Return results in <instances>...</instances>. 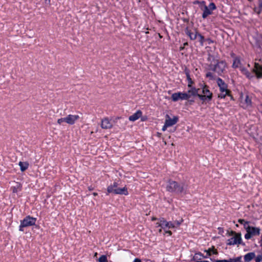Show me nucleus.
Returning a JSON list of instances; mask_svg holds the SVG:
<instances>
[{"mask_svg":"<svg viewBox=\"0 0 262 262\" xmlns=\"http://www.w3.org/2000/svg\"><path fill=\"white\" fill-rule=\"evenodd\" d=\"M187 188V185L184 183L179 184L176 181L169 180L166 186L167 191L177 193H182Z\"/></svg>","mask_w":262,"mask_h":262,"instance_id":"nucleus-1","label":"nucleus"},{"mask_svg":"<svg viewBox=\"0 0 262 262\" xmlns=\"http://www.w3.org/2000/svg\"><path fill=\"white\" fill-rule=\"evenodd\" d=\"M216 82L221 92V93L218 95V97L223 99L225 98L226 96H229L231 97V99H233L231 95V91L228 89L227 84L220 78H217Z\"/></svg>","mask_w":262,"mask_h":262,"instance_id":"nucleus-2","label":"nucleus"},{"mask_svg":"<svg viewBox=\"0 0 262 262\" xmlns=\"http://www.w3.org/2000/svg\"><path fill=\"white\" fill-rule=\"evenodd\" d=\"M226 66L225 61L216 60L214 64L210 63L209 64L208 69L216 73L218 75L221 76L225 70Z\"/></svg>","mask_w":262,"mask_h":262,"instance_id":"nucleus-3","label":"nucleus"},{"mask_svg":"<svg viewBox=\"0 0 262 262\" xmlns=\"http://www.w3.org/2000/svg\"><path fill=\"white\" fill-rule=\"evenodd\" d=\"M202 93L203 95H198V98L202 101V103L212 100L213 94L209 91L208 86L204 85L203 86Z\"/></svg>","mask_w":262,"mask_h":262,"instance_id":"nucleus-4","label":"nucleus"},{"mask_svg":"<svg viewBox=\"0 0 262 262\" xmlns=\"http://www.w3.org/2000/svg\"><path fill=\"white\" fill-rule=\"evenodd\" d=\"M36 219L30 216H27L24 219L20 222L19 230L20 231H24V228L33 226L35 224Z\"/></svg>","mask_w":262,"mask_h":262,"instance_id":"nucleus-5","label":"nucleus"},{"mask_svg":"<svg viewBox=\"0 0 262 262\" xmlns=\"http://www.w3.org/2000/svg\"><path fill=\"white\" fill-rule=\"evenodd\" d=\"M236 244H242L244 245V244L242 243V239L241 237V233H237V235H234L233 237L228 239L227 240V245H234Z\"/></svg>","mask_w":262,"mask_h":262,"instance_id":"nucleus-6","label":"nucleus"},{"mask_svg":"<svg viewBox=\"0 0 262 262\" xmlns=\"http://www.w3.org/2000/svg\"><path fill=\"white\" fill-rule=\"evenodd\" d=\"M107 191L108 193H113L114 194H124V195H127L128 194V191L126 187H124L122 188H117L114 189H113L112 188V187H108L107 188Z\"/></svg>","mask_w":262,"mask_h":262,"instance_id":"nucleus-7","label":"nucleus"},{"mask_svg":"<svg viewBox=\"0 0 262 262\" xmlns=\"http://www.w3.org/2000/svg\"><path fill=\"white\" fill-rule=\"evenodd\" d=\"M188 95L186 93H174L171 95V99L173 101L176 102L179 100H188Z\"/></svg>","mask_w":262,"mask_h":262,"instance_id":"nucleus-8","label":"nucleus"},{"mask_svg":"<svg viewBox=\"0 0 262 262\" xmlns=\"http://www.w3.org/2000/svg\"><path fill=\"white\" fill-rule=\"evenodd\" d=\"M157 227H161L162 228L165 229L166 227L171 228L175 227L174 223L171 222H167L164 218L160 219L159 223H157Z\"/></svg>","mask_w":262,"mask_h":262,"instance_id":"nucleus-9","label":"nucleus"},{"mask_svg":"<svg viewBox=\"0 0 262 262\" xmlns=\"http://www.w3.org/2000/svg\"><path fill=\"white\" fill-rule=\"evenodd\" d=\"M254 73V76H256V78H262V65L258 63L255 62L254 68L252 69Z\"/></svg>","mask_w":262,"mask_h":262,"instance_id":"nucleus-10","label":"nucleus"},{"mask_svg":"<svg viewBox=\"0 0 262 262\" xmlns=\"http://www.w3.org/2000/svg\"><path fill=\"white\" fill-rule=\"evenodd\" d=\"M179 120V118L177 116H174L172 119H171L168 115H166V119L165 123L166 124L167 126H171L174 124H176Z\"/></svg>","mask_w":262,"mask_h":262,"instance_id":"nucleus-11","label":"nucleus"},{"mask_svg":"<svg viewBox=\"0 0 262 262\" xmlns=\"http://www.w3.org/2000/svg\"><path fill=\"white\" fill-rule=\"evenodd\" d=\"M202 3L203 5V6L201 8V9L203 11L202 17L203 18L205 19L208 16L212 14V11H211L208 6L206 5L205 2H202Z\"/></svg>","mask_w":262,"mask_h":262,"instance_id":"nucleus-12","label":"nucleus"},{"mask_svg":"<svg viewBox=\"0 0 262 262\" xmlns=\"http://www.w3.org/2000/svg\"><path fill=\"white\" fill-rule=\"evenodd\" d=\"M239 70L242 73L245 75L247 78L251 79L254 77V73L252 71L249 72L246 68L242 66L239 67Z\"/></svg>","mask_w":262,"mask_h":262,"instance_id":"nucleus-13","label":"nucleus"},{"mask_svg":"<svg viewBox=\"0 0 262 262\" xmlns=\"http://www.w3.org/2000/svg\"><path fill=\"white\" fill-rule=\"evenodd\" d=\"M199 89H196L195 88H191L190 90H188L186 94L188 95V100L190 99L191 96H198L199 94Z\"/></svg>","mask_w":262,"mask_h":262,"instance_id":"nucleus-14","label":"nucleus"},{"mask_svg":"<svg viewBox=\"0 0 262 262\" xmlns=\"http://www.w3.org/2000/svg\"><path fill=\"white\" fill-rule=\"evenodd\" d=\"M242 258V257L241 256L235 258H230L229 259L214 260V262H243Z\"/></svg>","mask_w":262,"mask_h":262,"instance_id":"nucleus-15","label":"nucleus"},{"mask_svg":"<svg viewBox=\"0 0 262 262\" xmlns=\"http://www.w3.org/2000/svg\"><path fill=\"white\" fill-rule=\"evenodd\" d=\"M79 118V116L78 115H69L67 116V123L73 125Z\"/></svg>","mask_w":262,"mask_h":262,"instance_id":"nucleus-16","label":"nucleus"},{"mask_svg":"<svg viewBox=\"0 0 262 262\" xmlns=\"http://www.w3.org/2000/svg\"><path fill=\"white\" fill-rule=\"evenodd\" d=\"M101 126L104 129L111 128L112 127V124L110 122L108 118H105L102 120Z\"/></svg>","mask_w":262,"mask_h":262,"instance_id":"nucleus-17","label":"nucleus"},{"mask_svg":"<svg viewBox=\"0 0 262 262\" xmlns=\"http://www.w3.org/2000/svg\"><path fill=\"white\" fill-rule=\"evenodd\" d=\"M185 34L188 36L191 40H194L197 37V32L195 31V33H193L189 29L188 27H186L185 29Z\"/></svg>","mask_w":262,"mask_h":262,"instance_id":"nucleus-18","label":"nucleus"},{"mask_svg":"<svg viewBox=\"0 0 262 262\" xmlns=\"http://www.w3.org/2000/svg\"><path fill=\"white\" fill-rule=\"evenodd\" d=\"M142 115V113L141 111L138 110L135 113H134L133 115L130 116L129 117V120L131 121H135L137 120H138L140 117H141Z\"/></svg>","mask_w":262,"mask_h":262,"instance_id":"nucleus-19","label":"nucleus"},{"mask_svg":"<svg viewBox=\"0 0 262 262\" xmlns=\"http://www.w3.org/2000/svg\"><path fill=\"white\" fill-rule=\"evenodd\" d=\"M255 257V254L254 252H249L246 254L244 256V259L245 262H250L253 258Z\"/></svg>","mask_w":262,"mask_h":262,"instance_id":"nucleus-20","label":"nucleus"},{"mask_svg":"<svg viewBox=\"0 0 262 262\" xmlns=\"http://www.w3.org/2000/svg\"><path fill=\"white\" fill-rule=\"evenodd\" d=\"M22 185L19 182H15L14 185L11 187V189L13 193H17L21 190Z\"/></svg>","mask_w":262,"mask_h":262,"instance_id":"nucleus-21","label":"nucleus"},{"mask_svg":"<svg viewBox=\"0 0 262 262\" xmlns=\"http://www.w3.org/2000/svg\"><path fill=\"white\" fill-rule=\"evenodd\" d=\"M249 232L253 236L258 235L260 234V229L257 227H254L250 226Z\"/></svg>","mask_w":262,"mask_h":262,"instance_id":"nucleus-22","label":"nucleus"},{"mask_svg":"<svg viewBox=\"0 0 262 262\" xmlns=\"http://www.w3.org/2000/svg\"><path fill=\"white\" fill-rule=\"evenodd\" d=\"M184 72H185L187 79L188 82V86L189 88H191V84L193 83V82L192 80L191 79V78H190L189 70L188 69H187V68H186L185 69Z\"/></svg>","mask_w":262,"mask_h":262,"instance_id":"nucleus-23","label":"nucleus"},{"mask_svg":"<svg viewBox=\"0 0 262 262\" xmlns=\"http://www.w3.org/2000/svg\"><path fill=\"white\" fill-rule=\"evenodd\" d=\"M18 165L20 166V170L21 171H25L26 169H28L29 165L28 162H23L21 161L19 162Z\"/></svg>","mask_w":262,"mask_h":262,"instance_id":"nucleus-24","label":"nucleus"},{"mask_svg":"<svg viewBox=\"0 0 262 262\" xmlns=\"http://www.w3.org/2000/svg\"><path fill=\"white\" fill-rule=\"evenodd\" d=\"M205 252L208 254V255H211L212 253L215 255L218 254V252L217 250L214 248V246H212L211 248H209L208 250H205Z\"/></svg>","mask_w":262,"mask_h":262,"instance_id":"nucleus-25","label":"nucleus"},{"mask_svg":"<svg viewBox=\"0 0 262 262\" xmlns=\"http://www.w3.org/2000/svg\"><path fill=\"white\" fill-rule=\"evenodd\" d=\"M240 64H241L240 59L236 57V58H234V59L233 60L232 67L233 68H237L238 67L239 68Z\"/></svg>","mask_w":262,"mask_h":262,"instance_id":"nucleus-26","label":"nucleus"},{"mask_svg":"<svg viewBox=\"0 0 262 262\" xmlns=\"http://www.w3.org/2000/svg\"><path fill=\"white\" fill-rule=\"evenodd\" d=\"M197 36L199 37V41L200 42L201 45L202 46H203V43L205 41L204 37L201 34L199 33L198 32H197Z\"/></svg>","mask_w":262,"mask_h":262,"instance_id":"nucleus-27","label":"nucleus"},{"mask_svg":"<svg viewBox=\"0 0 262 262\" xmlns=\"http://www.w3.org/2000/svg\"><path fill=\"white\" fill-rule=\"evenodd\" d=\"M206 77L209 78L210 80H214L216 78V76L210 72H208L206 74Z\"/></svg>","mask_w":262,"mask_h":262,"instance_id":"nucleus-28","label":"nucleus"},{"mask_svg":"<svg viewBox=\"0 0 262 262\" xmlns=\"http://www.w3.org/2000/svg\"><path fill=\"white\" fill-rule=\"evenodd\" d=\"M247 233L245 235V237L246 239H250L251 238L252 236H253L252 235H251V233L250 232H249V229H250V226H247Z\"/></svg>","mask_w":262,"mask_h":262,"instance_id":"nucleus-29","label":"nucleus"},{"mask_svg":"<svg viewBox=\"0 0 262 262\" xmlns=\"http://www.w3.org/2000/svg\"><path fill=\"white\" fill-rule=\"evenodd\" d=\"M98 260H99V262H108L107 259V257L105 255H101L99 257Z\"/></svg>","mask_w":262,"mask_h":262,"instance_id":"nucleus-30","label":"nucleus"},{"mask_svg":"<svg viewBox=\"0 0 262 262\" xmlns=\"http://www.w3.org/2000/svg\"><path fill=\"white\" fill-rule=\"evenodd\" d=\"M67 116L66 117H64V118H60L59 119H58L57 120V123L58 124H61L62 123H63V122H65L67 123Z\"/></svg>","mask_w":262,"mask_h":262,"instance_id":"nucleus-31","label":"nucleus"},{"mask_svg":"<svg viewBox=\"0 0 262 262\" xmlns=\"http://www.w3.org/2000/svg\"><path fill=\"white\" fill-rule=\"evenodd\" d=\"M209 9L211 10V11L214 10L216 9V7L214 3H211L208 6Z\"/></svg>","mask_w":262,"mask_h":262,"instance_id":"nucleus-32","label":"nucleus"},{"mask_svg":"<svg viewBox=\"0 0 262 262\" xmlns=\"http://www.w3.org/2000/svg\"><path fill=\"white\" fill-rule=\"evenodd\" d=\"M202 2H205V1H195L193 2V4L195 5V4H199V7L200 8V9L203 6V4L202 3Z\"/></svg>","mask_w":262,"mask_h":262,"instance_id":"nucleus-33","label":"nucleus"},{"mask_svg":"<svg viewBox=\"0 0 262 262\" xmlns=\"http://www.w3.org/2000/svg\"><path fill=\"white\" fill-rule=\"evenodd\" d=\"M237 233L235 232V231H229V230L227 231V234L228 235V236H234L235 235H237Z\"/></svg>","mask_w":262,"mask_h":262,"instance_id":"nucleus-34","label":"nucleus"},{"mask_svg":"<svg viewBox=\"0 0 262 262\" xmlns=\"http://www.w3.org/2000/svg\"><path fill=\"white\" fill-rule=\"evenodd\" d=\"M245 101L247 105L251 104V100L250 98L249 97V96H246Z\"/></svg>","mask_w":262,"mask_h":262,"instance_id":"nucleus-35","label":"nucleus"},{"mask_svg":"<svg viewBox=\"0 0 262 262\" xmlns=\"http://www.w3.org/2000/svg\"><path fill=\"white\" fill-rule=\"evenodd\" d=\"M253 10L257 14H259L261 12V10H260L259 6L258 7H255Z\"/></svg>","mask_w":262,"mask_h":262,"instance_id":"nucleus-36","label":"nucleus"},{"mask_svg":"<svg viewBox=\"0 0 262 262\" xmlns=\"http://www.w3.org/2000/svg\"><path fill=\"white\" fill-rule=\"evenodd\" d=\"M262 261V255H258L255 258V261L256 262H260Z\"/></svg>","mask_w":262,"mask_h":262,"instance_id":"nucleus-37","label":"nucleus"},{"mask_svg":"<svg viewBox=\"0 0 262 262\" xmlns=\"http://www.w3.org/2000/svg\"><path fill=\"white\" fill-rule=\"evenodd\" d=\"M118 184L117 182H114L112 185L108 186V187H112L113 189L118 188Z\"/></svg>","mask_w":262,"mask_h":262,"instance_id":"nucleus-38","label":"nucleus"},{"mask_svg":"<svg viewBox=\"0 0 262 262\" xmlns=\"http://www.w3.org/2000/svg\"><path fill=\"white\" fill-rule=\"evenodd\" d=\"M238 222L241 224H243L246 223V224H249V222H247V221H245L244 219H238Z\"/></svg>","mask_w":262,"mask_h":262,"instance_id":"nucleus-39","label":"nucleus"},{"mask_svg":"<svg viewBox=\"0 0 262 262\" xmlns=\"http://www.w3.org/2000/svg\"><path fill=\"white\" fill-rule=\"evenodd\" d=\"M218 230L219 231V234H222L224 233V229L222 227H219Z\"/></svg>","mask_w":262,"mask_h":262,"instance_id":"nucleus-40","label":"nucleus"},{"mask_svg":"<svg viewBox=\"0 0 262 262\" xmlns=\"http://www.w3.org/2000/svg\"><path fill=\"white\" fill-rule=\"evenodd\" d=\"M259 6L262 12V0H258Z\"/></svg>","mask_w":262,"mask_h":262,"instance_id":"nucleus-41","label":"nucleus"},{"mask_svg":"<svg viewBox=\"0 0 262 262\" xmlns=\"http://www.w3.org/2000/svg\"><path fill=\"white\" fill-rule=\"evenodd\" d=\"M169 127V126H167V125H166V124L165 123V124H164V126H163V127H162V130L163 131H165V130H166L167 127Z\"/></svg>","mask_w":262,"mask_h":262,"instance_id":"nucleus-42","label":"nucleus"},{"mask_svg":"<svg viewBox=\"0 0 262 262\" xmlns=\"http://www.w3.org/2000/svg\"><path fill=\"white\" fill-rule=\"evenodd\" d=\"M118 120H122L123 122H124V120L123 119H122L121 118H117L116 119V122L117 123L118 122ZM126 121H125V124H126Z\"/></svg>","mask_w":262,"mask_h":262,"instance_id":"nucleus-43","label":"nucleus"},{"mask_svg":"<svg viewBox=\"0 0 262 262\" xmlns=\"http://www.w3.org/2000/svg\"><path fill=\"white\" fill-rule=\"evenodd\" d=\"M181 222H179V221H175L173 223L174 224H176L177 226H179L180 224H181Z\"/></svg>","mask_w":262,"mask_h":262,"instance_id":"nucleus-44","label":"nucleus"},{"mask_svg":"<svg viewBox=\"0 0 262 262\" xmlns=\"http://www.w3.org/2000/svg\"><path fill=\"white\" fill-rule=\"evenodd\" d=\"M198 255H200L201 257H202L203 256V254H202L201 252H199V253H197L195 254V256H196ZM196 257L198 258L197 256H196Z\"/></svg>","mask_w":262,"mask_h":262,"instance_id":"nucleus-45","label":"nucleus"},{"mask_svg":"<svg viewBox=\"0 0 262 262\" xmlns=\"http://www.w3.org/2000/svg\"><path fill=\"white\" fill-rule=\"evenodd\" d=\"M248 224H246V223L244 224V228L246 229V231H247V229H248L247 226H249Z\"/></svg>","mask_w":262,"mask_h":262,"instance_id":"nucleus-46","label":"nucleus"},{"mask_svg":"<svg viewBox=\"0 0 262 262\" xmlns=\"http://www.w3.org/2000/svg\"><path fill=\"white\" fill-rule=\"evenodd\" d=\"M134 262H142L141 260L139 258H135Z\"/></svg>","mask_w":262,"mask_h":262,"instance_id":"nucleus-47","label":"nucleus"},{"mask_svg":"<svg viewBox=\"0 0 262 262\" xmlns=\"http://www.w3.org/2000/svg\"><path fill=\"white\" fill-rule=\"evenodd\" d=\"M165 233H168L169 235H171L172 234L171 231L169 230L165 231Z\"/></svg>","mask_w":262,"mask_h":262,"instance_id":"nucleus-48","label":"nucleus"},{"mask_svg":"<svg viewBox=\"0 0 262 262\" xmlns=\"http://www.w3.org/2000/svg\"><path fill=\"white\" fill-rule=\"evenodd\" d=\"M94 189V188L92 186H90V187H89V190L91 191V190H93Z\"/></svg>","mask_w":262,"mask_h":262,"instance_id":"nucleus-49","label":"nucleus"},{"mask_svg":"<svg viewBox=\"0 0 262 262\" xmlns=\"http://www.w3.org/2000/svg\"><path fill=\"white\" fill-rule=\"evenodd\" d=\"M157 220V219L156 217H154V216H153V217L151 218V220H152V221H156V220Z\"/></svg>","mask_w":262,"mask_h":262,"instance_id":"nucleus-50","label":"nucleus"},{"mask_svg":"<svg viewBox=\"0 0 262 262\" xmlns=\"http://www.w3.org/2000/svg\"><path fill=\"white\" fill-rule=\"evenodd\" d=\"M184 49V46L183 47H180V50L181 51Z\"/></svg>","mask_w":262,"mask_h":262,"instance_id":"nucleus-51","label":"nucleus"},{"mask_svg":"<svg viewBox=\"0 0 262 262\" xmlns=\"http://www.w3.org/2000/svg\"><path fill=\"white\" fill-rule=\"evenodd\" d=\"M209 256V255H208V254L207 253V255H205V256L203 255V257H204V258H207Z\"/></svg>","mask_w":262,"mask_h":262,"instance_id":"nucleus-52","label":"nucleus"},{"mask_svg":"<svg viewBox=\"0 0 262 262\" xmlns=\"http://www.w3.org/2000/svg\"><path fill=\"white\" fill-rule=\"evenodd\" d=\"M93 195H94V196H97V195H98V193H96V192H94V193H93Z\"/></svg>","mask_w":262,"mask_h":262,"instance_id":"nucleus-53","label":"nucleus"},{"mask_svg":"<svg viewBox=\"0 0 262 262\" xmlns=\"http://www.w3.org/2000/svg\"><path fill=\"white\" fill-rule=\"evenodd\" d=\"M189 101V102L191 103L192 102H194V100H188Z\"/></svg>","mask_w":262,"mask_h":262,"instance_id":"nucleus-54","label":"nucleus"},{"mask_svg":"<svg viewBox=\"0 0 262 262\" xmlns=\"http://www.w3.org/2000/svg\"><path fill=\"white\" fill-rule=\"evenodd\" d=\"M184 46H186V45H188V43L187 42H185L184 43L183 45Z\"/></svg>","mask_w":262,"mask_h":262,"instance_id":"nucleus-55","label":"nucleus"},{"mask_svg":"<svg viewBox=\"0 0 262 262\" xmlns=\"http://www.w3.org/2000/svg\"><path fill=\"white\" fill-rule=\"evenodd\" d=\"M97 252H96V253H95V254H94V256H95V257H96V256H97Z\"/></svg>","mask_w":262,"mask_h":262,"instance_id":"nucleus-56","label":"nucleus"},{"mask_svg":"<svg viewBox=\"0 0 262 262\" xmlns=\"http://www.w3.org/2000/svg\"><path fill=\"white\" fill-rule=\"evenodd\" d=\"M161 231H162V229H159V232H161Z\"/></svg>","mask_w":262,"mask_h":262,"instance_id":"nucleus-57","label":"nucleus"},{"mask_svg":"<svg viewBox=\"0 0 262 262\" xmlns=\"http://www.w3.org/2000/svg\"><path fill=\"white\" fill-rule=\"evenodd\" d=\"M209 40V42H212L211 40H210V39H208Z\"/></svg>","mask_w":262,"mask_h":262,"instance_id":"nucleus-58","label":"nucleus"},{"mask_svg":"<svg viewBox=\"0 0 262 262\" xmlns=\"http://www.w3.org/2000/svg\"><path fill=\"white\" fill-rule=\"evenodd\" d=\"M209 40V42H212L211 40H210V39H208Z\"/></svg>","mask_w":262,"mask_h":262,"instance_id":"nucleus-59","label":"nucleus"},{"mask_svg":"<svg viewBox=\"0 0 262 262\" xmlns=\"http://www.w3.org/2000/svg\"><path fill=\"white\" fill-rule=\"evenodd\" d=\"M193 260H195V257H193Z\"/></svg>","mask_w":262,"mask_h":262,"instance_id":"nucleus-60","label":"nucleus"},{"mask_svg":"<svg viewBox=\"0 0 262 262\" xmlns=\"http://www.w3.org/2000/svg\"><path fill=\"white\" fill-rule=\"evenodd\" d=\"M261 238H262V235H261Z\"/></svg>","mask_w":262,"mask_h":262,"instance_id":"nucleus-61","label":"nucleus"}]
</instances>
